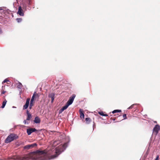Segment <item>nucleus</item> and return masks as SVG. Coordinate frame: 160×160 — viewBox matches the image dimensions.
<instances>
[{
  "label": "nucleus",
  "instance_id": "1",
  "mask_svg": "<svg viewBox=\"0 0 160 160\" xmlns=\"http://www.w3.org/2000/svg\"><path fill=\"white\" fill-rule=\"evenodd\" d=\"M67 145L65 143L62 146H59L55 149L46 152L45 150L36 151L25 155L22 157L18 156H13L9 157V159L13 160H46L47 157L48 155L51 159H53L57 157L65 149Z\"/></svg>",
  "mask_w": 160,
  "mask_h": 160
},
{
  "label": "nucleus",
  "instance_id": "2",
  "mask_svg": "<svg viewBox=\"0 0 160 160\" xmlns=\"http://www.w3.org/2000/svg\"><path fill=\"white\" fill-rule=\"evenodd\" d=\"M18 137L17 134L12 133L10 134L5 139V142L7 143H9L14 140L18 138Z\"/></svg>",
  "mask_w": 160,
  "mask_h": 160
},
{
  "label": "nucleus",
  "instance_id": "3",
  "mask_svg": "<svg viewBox=\"0 0 160 160\" xmlns=\"http://www.w3.org/2000/svg\"><path fill=\"white\" fill-rule=\"evenodd\" d=\"M76 95L75 94H72V96L70 97L69 100L67 102V103L69 105L71 104L72 103Z\"/></svg>",
  "mask_w": 160,
  "mask_h": 160
},
{
  "label": "nucleus",
  "instance_id": "4",
  "mask_svg": "<svg viewBox=\"0 0 160 160\" xmlns=\"http://www.w3.org/2000/svg\"><path fill=\"white\" fill-rule=\"evenodd\" d=\"M37 146V144L36 143H34L31 144H29L25 146L24 147V149H29L32 148Z\"/></svg>",
  "mask_w": 160,
  "mask_h": 160
},
{
  "label": "nucleus",
  "instance_id": "5",
  "mask_svg": "<svg viewBox=\"0 0 160 160\" xmlns=\"http://www.w3.org/2000/svg\"><path fill=\"white\" fill-rule=\"evenodd\" d=\"M160 130V126L158 125H157L155 126L153 129V132L155 133L157 135L158 133L159 130Z\"/></svg>",
  "mask_w": 160,
  "mask_h": 160
},
{
  "label": "nucleus",
  "instance_id": "6",
  "mask_svg": "<svg viewBox=\"0 0 160 160\" xmlns=\"http://www.w3.org/2000/svg\"><path fill=\"white\" fill-rule=\"evenodd\" d=\"M37 131L35 128H31L27 129V132L28 135H30L32 132Z\"/></svg>",
  "mask_w": 160,
  "mask_h": 160
},
{
  "label": "nucleus",
  "instance_id": "7",
  "mask_svg": "<svg viewBox=\"0 0 160 160\" xmlns=\"http://www.w3.org/2000/svg\"><path fill=\"white\" fill-rule=\"evenodd\" d=\"M17 13L21 16H23L24 15V12L22 9L21 6H20L18 7V11Z\"/></svg>",
  "mask_w": 160,
  "mask_h": 160
},
{
  "label": "nucleus",
  "instance_id": "8",
  "mask_svg": "<svg viewBox=\"0 0 160 160\" xmlns=\"http://www.w3.org/2000/svg\"><path fill=\"white\" fill-rule=\"evenodd\" d=\"M30 98H28L26 100L25 104L23 106V109H25L28 108Z\"/></svg>",
  "mask_w": 160,
  "mask_h": 160
},
{
  "label": "nucleus",
  "instance_id": "9",
  "mask_svg": "<svg viewBox=\"0 0 160 160\" xmlns=\"http://www.w3.org/2000/svg\"><path fill=\"white\" fill-rule=\"evenodd\" d=\"M69 106V105H68V104L67 103H66V104L59 111V113H61L64 110L68 108Z\"/></svg>",
  "mask_w": 160,
  "mask_h": 160
},
{
  "label": "nucleus",
  "instance_id": "10",
  "mask_svg": "<svg viewBox=\"0 0 160 160\" xmlns=\"http://www.w3.org/2000/svg\"><path fill=\"white\" fill-rule=\"evenodd\" d=\"M27 120H29L32 118V116L31 114L27 110Z\"/></svg>",
  "mask_w": 160,
  "mask_h": 160
},
{
  "label": "nucleus",
  "instance_id": "11",
  "mask_svg": "<svg viewBox=\"0 0 160 160\" xmlns=\"http://www.w3.org/2000/svg\"><path fill=\"white\" fill-rule=\"evenodd\" d=\"M80 114V117L81 118H84V115L83 112V110L81 109H80L79 110Z\"/></svg>",
  "mask_w": 160,
  "mask_h": 160
},
{
  "label": "nucleus",
  "instance_id": "12",
  "mask_svg": "<svg viewBox=\"0 0 160 160\" xmlns=\"http://www.w3.org/2000/svg\"><path fill=\"white\" fill-rule=\"evenodd\" d=\"M34 122L36 123H39L40 122V120L39 118L37 117L35 118Z\"/></svg>",
  "mask_w": 160,
  "mask_h": 160
},
{
  "label": "nucleus",
  "instance_id": "13",
  "mask_svg": "<svg viewBox=\"0 0 160 160\" xmlns=\"http://www.w3.org/2000/svg\"><path fill=\"white\" fill-rule=\"evenodd\" d=\"M86 121V123L87 124H89L90 122H91V120L90 118H86L85 119Z\"/></svg>",
  "mask_w": 160,
  "mask_h": 160
},
{
  "label": "nucleus",
  "instance_id": "14",
  "mask_svg": "<svg viewBox=\"0 0 160 160\" xmlns=\"http://www.w3.org/2000/svg\"><path fill=\"white\" fill-rule=\"evenodd\" d=\"M7 102V101L5 99V100L3 101L2 103V105L1 107V108H4L6 104V103Z\"/></svg>",
  "mask_w": 160,
  "mask_h": 160
},
{
  "label": "nucleus",
  "instance_id": "15",
  "mask_svg": "<svg viewBox=\"0 0 160 160\" xmlns=\"http://www.w3.org/2000/svg\"><path fill=\"white\" fill-rule=\"evenodd\" d=\"M17 87L19 88H21L22 87V85L21 83L18 82L17 84Z\"/></svg>",
  "mask_w": 160,
  "mask_h": 160
},
{
  "label": "nucleus",
  "instance_id": "16",
  "mask_svg": "<svg viewBox=\"0 0 160 160\" xmlns=\"http://www.w3.org/2000/svg\"><path fill=\"white\" fill-rule=\"evenodd\" d=\"M121 112V110H115L113 111L112 112L113 113H115Z\"/></svg>",
  "mask_w": 160,
  "mask_h": 160
},
{
  "label": "nucleus",
  "instance_id": "17",
  "mask_svg": "<svg viewBox=\"0 0 160 160\" xmlns=\"http://www.w3.org/2000/svg\"><path fill=\"white\" fill-rule=\"evenodd\" d=\"M98 113L100 115L102 116H108L107 114H104L102 112H99Z\"/></svg>",
  "mask_w": 160,
  "mask_h": 160
},
{
  "label": "nucleus",
  "instance_id": "18",
  "mask_svg": "<svg viewBox=\"0 0 160 160\" xmlns=\"http://www.w3.org/2000/svg\"><path fill=\"white\" fill-rule=\"evenodd\" d=\"M34 100H33V99H31V101L30 102V105L31 106H33L34 105V102H33Z\"/></svg>",
  "mask_w": 160,
  "mask_h": 160
},
{
  "label": "nucleus",
  "instance_id": "19",
  "mask_svg": "<svg viewBox=\"0 0 160 160\" xmlns=\"http://www.w3.org/2000/svg\"><path fill=\"white\" fill-rule=\"evenodd\" d=\"M35 94H36V92H34L33 95V96L32 98H31V99H33V100H34V99L36 98L35 97Z\"/></svg>",
  "mask_w": 160,
  "mask_h": 160
},
{
  "label": "nucleus",
  "instance_id": "20",
  "mask_svg": "<svg viewBox=\"0 0 160 160\" xmlns=\"http://www.w3.org/2000/svg\"><path fill=\"white\" fill-rule=\"evenodd\" d=\"M16 20L18 22H21L22 21V19L21 18H17L16 19Z\"/></svg>",
  "mask_w": 160,
  "mask_h": 160
},
{
  "label": "nucleus",
  "instance_id": "21",
  "mask_svg": "<svg viewBox=\"0 0 160 160\" xmlns=\"http://www.w3.org/2000/svg\"><path fill=\"white\" fill-rule=\"evenodd\" d=\"M135 104H133L131 105L130 107H129V108H128V109H132L133 106L135 105Z\"/></svg>",
  "mask_w": 160,
  "mask_h": 160
},
{
  "label": "nucleus",
  "instance_id": "22",
  "mask_svg": "<svg viewBox=\"0 0 160 160\" xmlns=\"http://www.w3.org/2000/svg\"><path fill=\"white\" fill-rule=\"evenodd\" d=\"M9 81V80L7 79H5L2 82V83H3L6 82H7Z\"/></svg>",
  "mask_w": 160,
  "mask_h": 160
},
{
  "label": "nucleus",
  "instance_id": "23",
  "mask_svg": "<svg viewBox=\"0 0 160 160\" xmlns=\"http://www.w3.org/2000/svg\"><path fill=\"white\" fill-rule=\"evenodd\" d=\"M123 119H125L127 118V116L126 114H124L123 115Z\"/></svg>",
  "mask_w": 160,
  "mask_h": 160
},
{
  "label": "nucleus",
  "instance_id": "24",
  "mask_svg": "<svg viewBox=\"0 0 160 160\" xmlns=\"http://www.w3.org/2000/svg\"><path fill=\"white\" fill-rule=\"evenodd\" d=\"M35 96L36 98H38L39 96L38 95V94L36 92V94L35 95Z\"/></svg>",
  "mask_w": 160,
  "mask_h": 160
},
{
  "label": "nucleus",
  "instance_id": "25",
  "mask_svg": "<svg viewBox=\"0 0 160 160\" xmlns=\"http://www.w3.org/2000/svg\"><path fill=\"white\" fill-rule=\"evenodd\" d=\"M27 120H24V121H23V122H24V124H26V123H27V124H28V122H26V121H27Z\"/></svg>",
  "mask_w": 160,
  "mask_h": 160
},
{
  "label": "nucleus",
  "instance_id": "26",
  "mask_svg": "<svg viewBox=\"0 0 160 160\" xmlns=\"http://www.w3.org/2000/svg\"><path fill=\"white\" fill-rule=\"evenodd\" d=\"M159 156L158 155L157 157H156V158L155 159V160H159Z\"/></svg>",
  "mask_w": 160,
  "mask_h": 160
},
{
  "label": "nucleus",
  "instance_id": "27",
  "mask_svg": "<svg viewBox=\"0 0 160 160\" xmlns=\"http://www.w3.org/2000/svg\"><path fill=\"white\" fill-rule=\"evenodd\" d=\"M6 91L4 90H2L1 92V93L2 94H4L6 92Z\"/></svg>",
  "mask_w": 160,
  "mask_h": 160
},
{
  "label": "nucleus",
  "instance_id": "28",
  "mask_svg": "<svg viewBox=\"0 0 160 160\" xmlns=\"http://www.w3.org/2000/svg\"><path fill=\"white\" fill-rule=\"evenodd\" d=\"M54 98L53 97H52V102H53V101L54 100Z\"/></svg>",
  "mask_w": 160,
  "mask_h": 160
},
{
  "label": "nucleus",
  "instance_id": "29",
  "mask_svg": "<svg viewBox=\"0 0 160 160\" xmlns=\"http://www.w3.org/2000/svg\"><path fill=\"white\" fill-rule=\"evenodd\" d=\"M32 107V106H31L30 105H29V109H31Z\"/></svg>",
  "mask_w": 160,
  "mask_h": 160
},
{
  "label": "nucleus",
  "instance_id": "30",
  "mask_svg": "<svg viewBox=\"0 0 160 160\" xmlns=\"http://www.w3.org/2000/svg\"><path fill=\"white\" fill-rule=\"evenodd\" d=\"M12 108H15V107H14V106H13Z\"/></svg>",
  "mask_w": 160,
  "mask_h": 160
}]
</instances>
